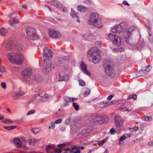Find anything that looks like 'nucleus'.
Here are the masks:
<instances>
[{
  "mask_svg": "<svg viewBox=\"0 0 153 153\" xmlns=\"http://www.w3.org/2000/svg\"><path fill=\"white\" fill-rule=\"evenodd\" d=\"M58 146L59 148L62 149L65 146V145L64 144H62L58 145Z\"/></svg>",
  "mask_w": 153,
  "mask_h": 153,
  "instance_id": "55",
  "label": "nucleus"
},
{
  "mask_svg": "<svg viewBox=\"0 0 153 153\" xmlns=\"http://www.w3.org/2000/svg\"><path fill=\"white\" fill-rule=\"evenodd\" d=\"M27 37L31 40L36 39L38 38L35 30L33 28L28 29L27 31Z\"/></svg>",
  "mask_w": 153,
  "mask_h": 153,
  "instance_id": "8",
  "label": "nucleus"
},
{
  "mask_svg": "<svg viewBox=\"0 0 153 153\" xmlns=\"http://www.w3.org/2000/svg\"><path fill=\"white\" fill-rule=\"evenodd\" d=\"M65 150L66 151H69L70 153H80V149L77 150L76 151H74L70 148H68L65 149Z\"/></svg>",
  "mask_w": 153,
  "mask_h": 153,
  "instance_id": "28",
  "label": "nucleus"
},
{
  "mask_svg": "<svg viewBox=\"0 0 153 153\" xmlns=\"http://www.w3.org/2000/svg\"><path fill=\"white\" fill-rule=\"evenodd\" d=\"M115 131V130L114 128H112L110 129V132L112 134Z\"/></svg>",
  "mask_w": 153,
  "mask_h": 153,
  "instance_id": "61",
  "label": "nucleus"
},
{
  "mask_svg": "<svg viewBox=\"0 0 153 153\" xmlns=\"http://www.w3.org/2000/svg\"><path fill=\"white\" fill-rule=\"evenodd\" d=\"M64 100L65 102H71V98L68 97H65L64 98Z\"/></svg>",
  "mask_w": 153,
  "mask_h": 153,
  "instance_id": "44",
  "label": "nucleus"
},
{
  "mask_svg": "<svg viewBox=\"0 0 153 153\" xmlns=\"http://www.w3.org/2000/svg\"><path fill=\"white\" fill-rule=\"evenodd\" d=\"M134 29L133 27H130L127 28L124 33L123 36L126 40V42L128 43H129V41L131 39V33L133 30Z\"/></svg>",
  "mask_w": 153,
  "mask_h": 153,
  "instance_id": "7",
  "label": "nucleus"
},
{
  "mask_svg": "<svg viewBox=\"0 0 153 153\" xmlns=\"http://www.w3.org/2000/svg\"><path fill=\"white\" fill-rule=\"evenodd\" d=\"M79 85L82 86H85V82L82 80L79 79Z\"/></svg>",
  "mask_w": 153,
  "mask_h": 153,
  "instance_id": "37",
  "label": "nucleus"
},
{
  "mask_svg": "<svg viewBox=\"0 0 153 153\" xmlns=\"http://www.w3.org/2000/svg\"><path fill=\"white\" fill-rule=\"evenodd\" d=\"M107 140L106 139H104L102 141H97L98 142L97 144L100 146H102L103 144L106 143Z\"/></svg>",
  "mask_w": 153,
  "mask_h": 153,
  "instance_id": "33",
  "label": "nucleus"
},
{
  "mask_svg": "<svg viewBox=\"0 0 153 153\" xmlns=\"http://www.w3.org/2000/svg\"><path fill=\"white\" fill-rule=\"evenodd\" d=\"M49 33L50 36L51 38L60 39L61 37V34L57 30L53 29H50Z\"/></svg>",
  "mask_w": 153,
  "mask_h": 153,
  "instance_id": "10",
  "label": "nucleus"
},
{
  "mask_svg": "<svg viewBox=\"0 0 153 153\" xmlns=\"http://www.w3.org/2000/svg\"><path fill=\"white\" fill-rule=\"evenodd\" d=\"M54 124V122H51V123L50 125L53 129H54L55 127V125Z\"/></svg>",
  "mask_w": 153,
  "mask_h": 153,
  "instance_id": "52",
  "label": "nucleus"
},
{
  "mask_svg": "<svg viewBox=\"0 0 153 153\" xmlns=\"http://www.w3.org/2000/svg\"><path fill=\"white\" fill-rule=\"evenodd\" d=\"M30 71L29 69L23 70L22 72V76L24 79L26 81H27L30 79Z\"/></svg>",
  "mask_w": 153,
  "mask_h": 153,
  "instance_id": "15",
  "label": "nucleus"
},
{
  "mask_svg": "<svg viewBox=\"0 0 153 153\" xmlns=\"http://www.w3.org/2000/svg\"><path fill=\"white\" fill-rule=\"evenodd\" d=\"M62 121V120L61 119H59L55 120L54 122V123L56 124H59L61 123Z\"/></svg>",
  "mask_w": 153,
  "mask_h": 153,
  "instance_id": "47",
  "label": "nucleus"
},
{
  "mask_svg": "<svg viewBox=\"0 0 153 153\" xmlns=\"http://www.w3.org/2000/svg\"><path fill=\"white\" fill-rule=\"evenodd\" d=\"M25 94L24 92H15L13 93L12 94V98L14 100H18L20 99L21 96Z\"/></svg>",
  "mask_w": 153,
  "mask_h": 153,
  "instance_id": "14",
  "label": "nucleus"
},
{
  "mask_svg": "<svg viewBox=\"0 0 153 153\" xmlns=\"http://www.w3.org/2000/svg\"><path fill=\"white\" fill-rule=\"evenodd\" d=\"M39 96L40 97V100H44L45 101L49 100L52 98V97L50 96L47 97V96H46L45 94L42 96H40L39 94H38Z\"/></svg>",
  "mask_w": 153,
  "mask_h": 153,
  "instance_id": "23",
  "label": "nucleus"
},
{
  "mask_svg": "<svg viewBox=\"0 0 153 153\" xmlns=\"http://www.w3.org/2000/svg\"><path fill=\"white\" fill-rule=\"evenodd\" d=\"M71 149L72 150H78V149H80V148H79V147L74 145V146H72Z\"/></svg>",
  "mask_w": 153,
  "mask_h": 153,
  "instance_id": "45",
  "label": "nucleus"
},
{
  "mask_svg": "<svg viewBox=\"0 0 153 153\" xmlns=\"http://www.w3.org/2000/svg\"><path fill=\"white\" fill-rule=\"evenodd\" d=\"M32 131L33 133L36 134L39 132V130L38 128H33L32 129Z\"/></svg>",
  "mask_w": 153,
  "mask_h": 153,
  "instance_id": "43",
  "label": "nucleus"
},
{
  "mask_svg": "<svg viewBox=\"0 0 153 153\" xmlns=\"http://www.w3.org/2000/svg\"><path fill=\"white\" fill-rule=\"evenodd\" d=\"M126 135L129 137H132L133 136V135H132V134L131 133H129V134H126Z\"/></svg>",
  "mask_w": 153,
  "mask_h": 153,
  "instance_id": "62",
  "label": "nucleus"
},
{
  "mask_svg": "<svg viewBox=\"0 0 153 153\" xmlns=\"http://www.w3.org/2000/svg\"><path fill=\"white\" fill-rule=\"evenodd\" d=\"M103 66L105 73L109 75L112 76L114 74L113 67L111 62L108 61H105L103 63Z\"/></svg>",
  "mask_w": 153,
  "mask_h": 153,
  "instance_id": "4",
  "label": "nucleus"
},
{
  "mask_svg": "<svg viewBox=\"0 0 153 153\" xmlns=\"http://www.w3.org/2000/svg\"><path fill=\"white\" fill-rule=\"evenodd\" d=\"M69 105V102H65L64 103V105L65 106H67Z\"/></svg>",
  "mask_w": 153,
  "mask_h": 153,
  "instance_id": "63",
  "label": "nucleus"
},
{
  "mask_svg": "<svg viewBox=\"0 0 153 153\" xmlns=\"http://www.w3.org/2000/svg\"><path fill=\"white\" fill-rule=\"evenodd\" d=\"M120 50H123V48H114L113 49V51L115 52H117L119 51Z\"/></svg>",
  "mask_w": 153,
  "mask_h": 153,
  "instance_id": "50",
  "label": "nucleus"
},
{
  "mask_svg": "<svg viewBox=\"0 0 153 153\" xmlns=\"http://www.w3.org/2000/svg\"><path fill=\"white\" fill-rule=\"evenodd\" d=\"M143 120L145 121H151L152 120V118L151 117L149 116H146L142 118Z\"/></svg>",
  "mask_w": 153,
  "mask_h": 153,
  "instance_id": "32",
  "label": "nucleus"
},
{
  "mask_svg": "<svg viewBox=\"0 0 153 153\" xmlns=\"http://www.w3.org/2000/svg\"><path fill=\"white\" fill-rule=\"evenodd\" d=\"M148 145L150 146H153V140L151 141L148 143Z\"/></svg>",
  "mask_w": 153,
  "mask_h": 153,
  "instance_id": "57",
  "label": "nucleus"
},
{
  "mask_svg": "<svg viewBox=\"0 0 153 153\" xmlns=\"http://www.w3.org/2000/svg\"><path fill=\"white\" fill-rule=\"evenodd\" d=\"M54 67V65L50 62L44 63L43 64L42 71L44 73L47 74Z\"/></svg>",
  "mask_w": 153,
  "mask_h": 153,
  "instance_id": "9",
  "label": "nucleus"
},
{
  "mask_svg": "<svg viewBox=\"0 0 153 153\" xmlns=\"http://www.w3.org/2000/svg\"><path fill=\"white\" fill-rule=\"evenodd\" d=\"M117 26L116 25L111 29V31L113 33H117Z\"/></svg>",
  "mask_w": 153,
  "mask_h": 153,
  "instance_id": "46",
  "label": "nucleus"
},
{
  "mask_svg": "<svg viewBox=\"0 0 153 153\" xmlns=\"http://www.w3.org/2000/svg\"><path fill=\"white\" fill-rule=\"evenodd\" d=\"M72 105L74 108L75 110H78L79 108V105L76 104V103L73 102L72 104Z\"/></svg>",
  "mask_w": 153,
  "mask_h": 153,
  "instance_id": "38",
  "label": "nucleus"
},
{
  "mask_svg": "<svg viewBox=\"0 0 153 153\" xmlns=\"http://www.w3.org/2000/svg\"><path fill=\"white\" fill-rule=\"evenodd\" d=\"M100 117H97L96 118L95 120H94V121H100V120L99 119V118H100Z\"/></svg>",
  "mask_w": 153,
  "mask_h": 153,
  "instance_id": "64",
  "label": "nucleus"
},
{
  "mask_svg": "<svg viewBox=\"0 0 153 153\" xmlns=\"http://www.w3.org/2000/svg\"><path fill=\"white\" fill-rule=\"evenodd\" d=\"M71 102H74L78 100V99L76 98H71Z\"/></svg>",
  "mask_w": 153,
  "mask_h": 153,
  "instance_id": "54",
  "label": "nucleus"
},
{
  "mask_svg": "<svg viewBox=\"0 0 153 153\" xmlns=\"http://www.w3.org/2000/svg\"><path fill=\"white\" fill-rule=\"evenodd\" d=\"M7 57L10 62L16 65H21L24 61L23 56L19 52L8 53Z\"/></svg>",
  "mask_w": 153,
  "mask_h": 153,
  "instance_id": "1",
  "label": "nucleus"
},
{
  "mask_svg": "<svg viewBox=\"0 0 153 153\" xmlns=\"http://www.w3.org/2000/svg\"><path fill=\"white\" fill-rule=\"evenodd\" d=\"M1 87L4 89H6V84L4 82H2L1 83Z\"/></svg>",
  "mask_w": 153,
  "mask_h": 153,
  "instance_id": "48",
  "label": "nucleus"
},
{
  "mask_svg": "<svg viewBox=\"0 0 153 153\" xmlns=\"http://www.w3.org/2000/svg\"><path fill=\"white\" fill-rule=\"evenodd\" d=\"M77 9L78 10L81 12H84L86 10L87 8L85 6H78L77 7Z\"/></svg>",
  "mask_w": 153,
  "mask_h": 153,
  "instance_id": "25",
  "label": "nucleus"
},
{
  "mask_svg": "<svg viewBox=\"0 0 153 153\" xmlns=\"http://www.w3.org/2000/svg\"><path fill=\"white\" fill-rule=\"evenodd\" d=\"M54 55L53 51L48 47H45L43 50V57L45 61H50Z\"/></svg>",
  "mask_w": 153,
  "mask_h": 153,
  "instance_id": "5",
  "label": "nucleus"
},
{
  "mask_svg": "<svg viewBox=\"0 0 153 153\" xmlns=\"http://www.w3.org/2000/svg\"><path fill=\"white\" fill-rule=\"evenodd\" d=\"M71 16L73 18H76L77 20V21L78 22H79V17L78 16H77L76 13L75 12V11L73 10V9H71V12L70 13Z\"/></svg>",
  "mask_w": 153,
  "mask_h": 153,
  "instance_id": "22",
  "label": "nucleus"
},
{
  "mask_svg": "<svg viewBox=\"0 0 153 153\" xmlns=\"http://www.w3.org/2000/svg\"><path fill=\"white\" fill-rule=\"evenodd\" d=\"M55 151V153H61V151L59 149L56 150Z\"/></svg>",
  "mask_w": 153,
  "mask_h": 153,
  "instance_id": "60",
  "label": "nucleus"
},
{
  "mask_svg": "<svg viewBox=\"0 0 153 153\" xmlns=\"http://www.w3.org/2000/svg\"><path fill=\"white\" fill-rule=\"evenodd\" d=\"M114 120L116 126L118 129V131H119L120 130V128L123 123V122L120 117L118 115H115Z\"/></svg>",
  "mask_w": 153,
  "mask_h": 153,
  "instance_id": "11",
  "label": "nucleus"
},
{
  "mask_svg": "<svg viewBox=\"0 0 153 153\" xmlns=\"http://www.w3.org/2000/svg\"><path fill=\"white\" fill-rule=\"evenodd\" d=\"M148 34H149V41L150 42V43H153V39L152 38V36L151 35L150 33L149 32H148Z\"/></svg>",
  "mask_w": 153,
  "mask_h": 153,
  "instance_id": "36",
  "label": "nucleus"
},
{
  "mask_svg": "<svg viewBox=\"0 0 153 153\" xmlns=\"http://www.w3.org/2000/svg\"><path fill=\"white\" fill-rule=\"evenodd\" d=\"M2 122L8 125L12 124L13 123V122L12 121L8 119H5L3 120Z\"/></svg>",
  "mask_w": 153,
  "mask_h": 153,
  "instance_id": "29",
  "label": "nucleus"
},
{
  "mask_svg": "<svg viewBox=\"0 0 153 153\" xmlns=\"http://www.w3.org/2000/svg\"><path fill=\"white\" fill-rule=\"evenodd\" d=\"M58 60L59 63L61 64L65 62L64 59L61 57H59Z\"/></svg>",
  "mask_w": 153,
  "mask_h": 153,
  "instance_id": "39",
  "label": "nucleus"
},
{
  "mask_svg": "<svg viewBox=\"0 0 153 153\" xmlns=\"http://www.w3.org/2000/svg\"><path fill=\"white\" fill-rule=\"evenodd\" d=\"M36 112L35 110H31L29 111L27 113V115H29L34 113Z\"/></svg>",
  "mask_w": 153,
  "mask_h": 153,
  "instance_id": "40",
  "label": "nucleus"
},
{
  "mask_svg": "<svg viewBox=\"0 0 153 153\" xmlns=\"http://www.w3.org/2000/svg\"><path fill=\"white\" fill-rule=\"evenodd\" d=\"M71 120L70 118H67L65 120V123L67 125H69L71 123Z\"/></svg>",
  "mask_w": 153,
  "mask_h": 153,
  "instance_id": "41",
  "label": "nucleus"
},
{
  "mask_svg": "<svg viewBox=\"0 0 153 153\" xmlns=\"http://www.w3.org/2000/svg\"><path fill=\"white\" fill-rule=\"evenodd\" d=\"M80 65L81 70L84 73L89 76L91 75V73L89 72L87 69V67L86 65L84 62H82L81 63Z\"/></svg>",
  "mask_w": 153,
  "mask_h": 153,
  "instance_id": "16",
  "label": "nucleus"
},
{
  "mask_svg": "<svg viewBox=\"0 0 153 153\" xmlns=\"http://www.w3.org/2000/svg\"><path fill=\"white\" fill-rule=\"evenodd\" d=\"M59 81H64L66 82L69 78V76L67 75L61 76L60 74H59Z\"/></svg>",
  "mask_w": 153,
  "mask_h": 153,
  "instance_id": "21",
  "label": "nucleus"
},
{
  "mask_svg": "<svg viewBox=\"0 0 153 153\" xmlns=\"http://www.w3.org/2000/svg\"><path fill=\"white\" fill-rule=\"evenodd\" d=\"M123 4L124 5H126L127 6H129V4L126 1H123Z\"/></svg>",
  "mask_w": 153,
  "mask_h": 153,
  "instance_id": "58",
  "label": "nucleus"
},
{
  "mask_svg": "<svg viewBox=\"0 0 153 153\" xmlns=\"http://www.w3.org/2000/svg\"><path fill=\"white\" fill-rule=\"evenodd\" d=\"M54 145L49 144L46 146V150L47 153H53L54 151Z\"/></svg>",
  "mask_w": 153,
  "mask_h": 153,
  "instance_id": "18",
  "label": "nucleus"
},
{
  "mask_svg": "<svg viewBox=\"0 0 153 153\" xmlns=\"http://www.w3.org/2000/svg\"><path fill=\"white\" fill-rule=\"evenodd\" d=\"M5 68L2 66H0V71L1 72H5Z\"/></svg>",
  "mask_w": 153,
  "mask_h": 153,
  "instance_id": "51",
  "label": "nucleus"
},
{
  "mask_svg": "<svg viewBox=\"0 0 153 153\" xmlns=\"http://www.w3.org/2000/svg\"><path fill=\"white\" fill-rule=\"evenodd\" d=\"M120 108L122 111H129L131 109V108H126L123 105H121Z\"/></svg>",
  "mask_w": 153,
  "mask_h": 153,
  "instance_id": "30",
  "label": "nucleus"
},
{
  "mask_svg": "<svg viewBox=\"0 0 153 153\" xmlns=\"http://www.w3.org/2000/svg\"><path fill=\"white\" fill-rule=\"evenodd\" d=\"M14 47V45L13 41L10 40L7 41L5 46V48L7 51H10Z\"/></svg>",
  "mask_w": 153,
  "mask_h": 153,
  "instance_id": "13",
  "label": "nucleus"
},
{
  "mask_svg": "<svg viewBox=\"0 0 153 153\" xmlns=\"http://www.w3.org/2000/svg\"><path fill=\"white\" fill-rule=\"evenodd\" d=\"M7 33V30L4 28L1 27L0 28V34L3 35H6Z\"/></svg>",
  "mask_w": 153,
  "mask_h": 153,
  "instance_id": "27",
  "label": "nucleus"
},
{
  "mask_svg": "<svg viewBox=\"0 0 153 153\" xmlns=\"http://www.w3.org/2000/svg\"><path fill=\"white\" fill-rule=\"evenodd\" d=\"M15 145L18 148H20L22 146V143L19 139L15 138L13 140Z\"/></svg>",
  "mask_w": 153,
  "mask_h": 153,
  "instance_id": "20",
  "label": "nucleus"
},
{
  "mask_svg": "<svg viewBox=\"0 0 153 153\" xmlns=\"http://www.w3.org/2000/svg\"><path fill=\"white\" fill-rule=\"evenodd\" d=\"M150 69L151 68L150 66L145 67L137 73V76L138 77H141L146 75L149 71Z\"/></svg>",
  "mask_w": 153,
  "mask_h": 153,
  "instance_id": "12",
  "label": "nucleus"
},
{
  "mask_svg": "<svg viewBox=\"0 0 153 153\" xmlns=\"http://www.w3.org/2000/svg\"><path fill=\"white\" fill-rule=\"evenodd\" d=\"M16 128V126H8L7 129L8 130H11L13 129H14Z\"/></svg>",
  "mask_w": 153,
  "mask_h": 153,
  "instance_id": "49",
  "label": "nucleus"
},
{
  "mask_svg": "<svg viewBox=\"0 0 153 153\" xmlns=\"http://www.w3.org/2000/svg\"><path fill=\"white\" fill-rule=\"evenodd\" d=\"M95 44L97 45L98 46V47H100L102 45L101 42L100 41L96 42L95 43Z\"/></svg>",
  "mask_w": 153,
  "mask_h": 153,
  "instance_id": "53",
  "label": "nucleus"
},
{
  "mask_svg": "<svg viewBox=\"0 0 153 153\" xmlns=\"http://www.w3.org/2000/svg\"><path fill=\"white\" fill-rule=\"evenodd\" d=\"M90 91L89 89H87L85 91V94L86 95H88L89 94Z\"/></svg>",
  "mask_w": 153,
  "mask_h": 153,
  "instance_id": "59",
  "label": "nucleus"
},
{
  "mask_svg": "<svg viewBox=\"0 0 153 153\" xmlns=\"http://www.w3.org/2000/svg\"><path fill=\"white\" fill-rule=\"evenodd\" d=\"M110 104V102L108 101H107L106 102H103L100 104V107L101 108H105L108 106Z\"/></svg>",
  "mask_w": 153,
  "mask_h": 153,
  "instance_id": "24",
  "label": "nucleus"
},
{
  "mask_svg": "<svg viewBox=\"0 0 153 153\" xmlns=\"http://www.w3.org/2000/svg\"><path fill=\"white\" fill-rule=\"evenodd\" d=\"M126 138V137L124 136V135L122 136L119 139V141L120 142L119 143V145L120 146L121 144L122 143H121V142L123 141Z\"/></svg>",
  "mask_w": 153,
  "mask_h": 153,
  "instance_id": "34",
  "label": "nucleus"
},
{
  "mask_svg": "<svg viewBox=\"0 0 153 153\" xmlns=\"http://www.w3.org/2000/svg\"><path fill=\"white\" fill-rule=\"evenodd\" d=\"M51 3L52 4L57 7L61 8L63 7L62 4L57 0H52L51 1Z\"/></svg>",
  "mask_w": 153,
  "mask_h": 153,
  "instance_id": "17",
  "label": "nucleus"
},
{
  "mask_svg": "<svg viewBox=\"0 0 153 153\" xmlns=\"http://www.w3.org/2000/svg\"><path fill=\"white\" fill-rule=\"evenodd\" d=\"M88 57L92 58V62L95 63H97L100 59V56L99 53L97 51L92 49L89 51L88 54Z\"/></svg>",
  "mask_w": 153,
  "mask_h": 153,
  "instance_id": "3",
  "label": "nucleus"
},
{
  "mask_svg": "<svg viewBox=\"0 0 153 153\" xmlns=\"http://www.w3.org/2000/svg\"><path fill=\"white\" fill-rule=\"evenodd\" d=\"M125 25V24L124 23H121L120 25H117V33H120L123 32Z\"/></svg>",
  "mask_w": 153,
  "mask_h": 153,
  "instance_id": "19",
  "label": "nucleus"
},
{
  "mask_svg": "<svg viewBox=\"0 0 153 153\" xmlns=\"http://www.w3.org/2000/svg\"><path fill=\"white\" fill-rule=\"evenodd\" d=\"M108 37L112 42L116 46H119L121 44L120 38L115 34H109Z\"/></svg>",
  "mask_w": 153,
  "mask_h": 153,
  "instance_id": "6",
  "label": "nucleus"
},
{
  "mask_svg": "<svg viewBox=\"0 0 153 153\" xmlns=\"http://www.w3.org/2000/svg\"><path fill=\"white\" fill-rule=\"evenodd\" d=\"M130 131L131 132L135 131L138 129V127H134L131 128H129Z\"/></svg>",
  "mask_w": 153,
  "mask_h": 153,
  "instance_id": "42",
  "label": "nucleus"
},
{
  "mask_svg": "<svg viewBox=\"0 0 153 153\" xmlns=\"http://www.w3.org/2000/svg\"><path fill=\"white\" fill-rule=\"evenodd\" d=\"M27 141L29 143V145H33L35 143L36 140L34 138H32L28 140Z\"/></svg>",
  "mask_w": 153,
  "mask_h": 153,
  "instance_id": "31",
  "label": "nucleus"
},
{
  "mask_svg": "<svg viewBox=\"0 0 153 153\" xmlns=\"http://www.w3.org/2000/svg\"><path fill=\"white\" fill-rule=\"evenodd\" d=\"M137 98V95L135 94H132L129 95L127 98L128 100L131 99H133L134 100L136 99Z\"/></svg>",
  "mask_w": 153,
  "mask_h": 153,
  "instance_id": "35",
  "label": "nucleus"
},
{
  "mask_svg": "<svg viewBox=\"0 0 153 153\" xmlns=\"http://www.w3.org/2000/svg\"><path fill=\"white\" fill-rule=\"evenodd\" d=\"M89 24L97 27H100L101 25L100 19L98 14L97 13H92L90 15L89 21Z\"/></svg>",
  "mask_w": 153,
  "mask_h": 153,
  "instance_id": "2",
  "label": "nucleus"
},
{
  "mask_svg": "<svg viewBox=\"0 0 153 153\" xmlns=\"http://www.w3.org/2000/svg\"><path fill=\"white\" fill-rule=\"evenodd\" d=\"M19 22V20L18 19H15L10 20L9 21V23L10 25L13 26L15 24H18Z\"/></svg>",
  "mask_w": 153,
  "mask_h": 153,
  "instance_id": "26",
  "label": "nucleus"
},
{
  "mask_svg": "<svg viewBox=\"0 0 153 153\" xmlns=\"http://www.w3.org/2000/svg\"><path fill=\"white\" fill-rule=\"evenodd\" d=\"M114 96V95H111L109 96L107 98V99L108 100H111L112 98V97Z\"/></svg>",
  "mask_w": 153,
  "mask_h": 153,
  "instance_id": "56",
  "label": "nucleus"
}]
</instances>
